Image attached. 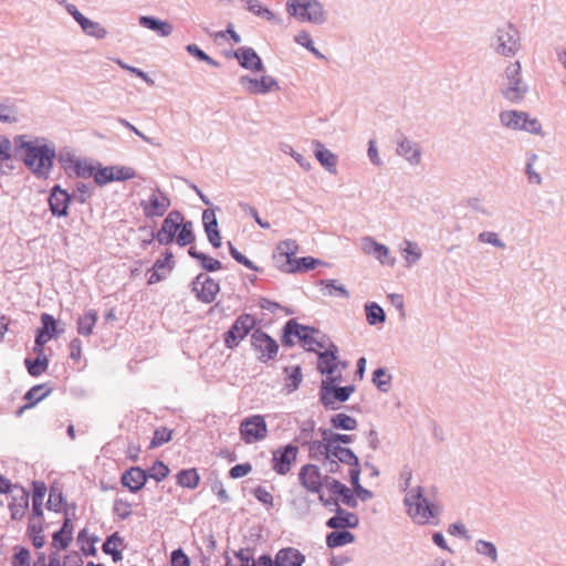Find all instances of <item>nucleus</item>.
<instances>
[{"mask_svg": "<svg viewBox=\"0 0 566 566\" xmlns=\"http://www.w3.org/2000/svg\"><path fill=\"white\" fill-rule=\"evenodd\" d=\"M51 389L46 388L45 385L33 386L24 396V399L29 401V406L32 407L36 402L43 400Z\"/></svg>", "mask_w": 566, "mask_h": 566, "instance_id": "5fc2aeb1", "label": "nucleus"}, {"mask_svg": "<svg viewBox=\"0 0 566 566\" xmlns=\"http://www.w3.org/2000/svg\"><path fill=\"white\" fill-rule=\"evenodd\" d=\"M97 321V314L94 310L86 311L82 316L77 319V332L83 336H87L92 334L93 327L95 326Z\"/></svg>", "mask_w": 566, "mask_h": 566, "instance_id": "37998d69", "label": "nucleus"}, {"mask_svg": "<svg viewBox=\"0 0 566 566\" xmlns=\"http://www.w3.org/2000/svg\"><path fill=\"white\" fill-rule=\"evenodd\" d=\"M329 422L334 429L338 430L352 431L357 428V420L342 412L332 416Z\"/></svg>", "mask_w": 566, "mask_h": 566, "instance_id": "de8ad7c7", "label": "nucleus"}, {"mask_svg": "<svg viewBox=\"0 0 566 566\" xmlns=\"http://www.w3.org/2000/svg\"><path fill=\"white\" fill-rule=\"evenodd\" d=\"M147 482L146 470L140 467H130L120 476V483L132 493L140 491Z\"/></svg>", "mask_w": 566, "mask_h": 566, "instance_id": "4be33fe9", "label": "nucleus"}, {"mask_svg": "<svg viewBox=\"0 0 566 566\" xmlns=\"http://www.w3.org/2000/svg\"><path fill=\"white\" fill-rule=\"evenodd\" d=\"M478 242L480 244L491 245L497 250H506L507 245L501 238L500 233L491 230L481 231L478 234Z\"/></svg>", "mask_w": 566, "mask_h": 566, "instance_id": "a19ab883", "label": "nucleus"}, {"mask_svg": "<svg viewBox=\"0 0 566 566\" xmlns=\"http://www.w3.org/2000/svg\"><path fill=\"white\" fill-rule=\"evenodd\" d=\"M169 473L170 469L160 460H156L153 465L146 470L147 480L154 479L157 482L165 480Z\"/></svg>", "mask_w": 566, "mask_h": 566, "instance_id": "864d4df0", "label": "nucleus"}, {"mask_svg": "<svg viewBox=\"0 0 566 566\" xmlns=\"http://www.w3.org/2000/svg\"><path fill=\"white\" fill-rule=\"evenodd\" d=\"M403 503L407 506L408 515L417 524L424 525L430 518L437 517L441 513V509L428 501L423 495V488L417 486L411 489L405 496Z\"/></svg>", "mask_w": 566, "mask_h": 566, "instance_id": "39448f33", "label": "nucleus"}, {"mask_svg": "<svg viewBox=\"0 0 566 566\" xmlns=\"http://www.w3.org/2000/svg\"><path fill=\"white\" fill-rule=\"evenodd\" d=\"M297 252L298 244L295 240L286 239L279 242L272 256L275 268L287 273L292 269L293 261H296Z\"/></svg>", "mask_w": 566, "mask_h": 566, "instance_id": "dca6fc26", "label": "nucleus"}, {"mask_svg": "<svg viewBox=\"0 0 566 566\" xmlns=\"http://www.w3.org/2000/svg\"><path fill=\"white\" fill-rule=\"evenodd\" d=\"M396 154L410 167H418L422 163L423 151L420 143L401 136L397 140Z\"/></svg>", "mask_w": 566, "mask_h": 566, "instance_id": "f3484780", "label": "nucleus"}, {"mask_svg": "<svg viewBox=\"0 0 566 566\" xmlns=\"http://www.w3.org/2000/svg\"><path fill=\"white\" fill-rule=\"evenodd\" d=\"M195 240L193 223L191 221H182L177 234L176 241L178 245L186 247Z\"/></svg>", "mask_w": 566, "mask_h": 566, "instance_id": "603ef678", "label": "nucleus"}, {"mask_svg": "<svg viewBox=\"0 0 566 566\" xmlns=\"http://www.w3.org/2000/svg\"><path fill=\"white\" fill-rule=\"evenodd\" d=\"M298 448L292 443L279 448L273 452L272 469L280 475L290 472L292 463L296 461Z\"/></svg>", "mask_w": 566, "mask_h": 566, "instance_id": "6ab92c4d", "label": "nucleus"}, {"mask_svg": "<svg viewBox=\"0 0 566 566\" xmlns=\"http://www.w3.org/2000/svg\"><path fill=\"white\" fill-rule=\"evenodd\" d=\"M281 150L284 154L290 155L304 170L308 171L312 169V165L308 161V159L305 158L302 154L294 150V148L291 145H282Z\"/></svg>", "mask_w": 566, "mask_h": 566, "instance_id": "680f3d73", "label": "nucleus"}, {"mask_svg": "<svg viewBox=\"0 0 566 566\" xmlns=\"http://www.w3.org/2000/svg\"><path fill=\"white\" fill-rule=\"evenodd\" d=\"M170 564L171 566H190V558L182 548H177L171 552Z\"/></svg>", "mask_w": 566, "mask_h": 566, "instance_id": "69168bd1", "label": "nucleus"}, {"mask_svg": "<svg viewBox=\"0 0 566 566\" xmlns=\"http://www.w3.org/2000/svg\"><path fill=\"white\" fill-rule=\"evenodd\" d=\"M284 373L286 374L285 379V388L287 392H293L298 389L302 380L303 374L300 365L296 366H287L284 368Z\"/></svg>", "mask_w": 566, "mask_h": 566, "instance_id": "ea45409f", "label": "nucleus"}, {"mask_svg": "<svg viewBox=\"0 0 566 566\" xmlns=\"http://www.w3.org/2000/svg\"><path fill=\"white\" fill-rule=\"evenodd\" d=\"M295 42L301 46H304L310 52H312L316 57L324 59L325 56L314 46V42L312 40L311 34L307 31H301L295 36Z\"/></svg>", "mask_w": 566, "mask_h": 566, "instance_id": "bf43d9fd", "label": "nucleus"}, {"mask_svg": "<svg viewBox=\"0 0 566 566\" xmlns=\"http://www.w3.org/2000/svg\"><path fill=\"white\" fill-rule=\"evenodd\" d=\"M538 159V155L534 153L528 154L526 157L525 175L527 177L528 184L534 186H539L543 181V178L536 168Z\"/></svg>", "mask_w": 566, "mask_h": 566, "instance_id": "4c0bfd02", "label": "nucleus"}, {"mask_svg": "<svg viewBox=\"0 0 566 566\" xmlns=\"http://www.w3.org/2000/svg\"><path fill=\"white\" fill-rule=\"evenodd\" d=\"M15 153H22L25 166L39 176H46L52 167L55 150L39 140H25V136L14 138Z\"/></svg>", "mask_w": 566, "mask_h": 566, "instance_id": "f257e3e1", "label": "nucleus"}, {"mask_svg": "<svg viewBox=\"0 0 566 566\" xmlns=\"http://www.w3.org/2000/svg\"><path fill=\"white\" fill-rule=\"evenodd\" d=\"M331 454L340 463L348 464L350 469H359L360 462L354 451L347 447L334 446L332 447Z\"/></svg>", "mask_w": 566, "mask_h": 566, "instance_id": "2f4dec72", "label": "nucleus"}, {"mask_svg": "<svg viewBox=\"0 0 566 566\" xmlns=\"http://www.w3.org/2000/svg\"><path fill=\"white\" fill-rule=\"evenodd\" d=\"M317 356V370L322 375H333L340 364L338 360V347L335 344L329 345V347L323 352H318Z\"/></svg>", "mask_w": 566, "mask_h": 566, "instance_id": "b1692460", "label": "nucleus"}, {"mask_svg": "<svg viewBox=\"0 0 566 566\" xmlns=\"http://www.w3.org/2000/svg\"><path fill=\"white\" fill-rule=\"evenodd\" d=\"M191 291L199 301L203 303H211L219 293L220 285H192Z\"/></svg>", "mask_w": 566, "mask_h": 566, "instance_id": "a18cd8bd", "label": "nucleus"}, {"mask_svg": "<svg viewBox=\"0 0 566 566\" xmlns=\"http://www.w3.org/2000/svg\"><path fill=\"white\" fill-rule=\"evenodd\" d=\"M170 205L171 201L168 195L158 187L149 188L139 201L143 214L147 219L164 217Z\"/></svg>", "mask_w": 566, "mask_h": 566, "instance_id": "1a4fd4ad", "label": "nucleus"}, {"mask_svg": "<svg viewBox=\"0 0 566 566\" xmlns=\"http://www.w3.org/2000/svg\"><path fill=\"white\" fill-rule=\"evenodd\" d=\"M234 56L239 61L240 65L245 70L253 72H262L264 70V64L261 57L252 48H239L234 52Z\"/></svg>", "mask_w": 566, "mask_h": 566, "instance_id": "a878e982", "label": "nucleus"}, {"mask_svg": "<svg viewBox=\"0 0 566 566\" xmlns=\"http://www.w3.org/2000/svg\"><path fill=\"white\" fill-rule=\"evenodd\" d=\"M319 266L326 268L327 263L312 256L296 258V261H293L291 265L292 269H290L287 273H305Z\"/></svg>", "mask_w": 566, "mask_h": 566, "instance_id": "f704fd0d", "label": "nucleus"}, {"mask_svg": "<svg viewBox=\"0 0 566 566\" xmlns=\"http://www.w3.org/2000/svg\"><path fill=\"white\" fill-rule=\"evenodd\" d=\"M475 551L480 555L488 556L493 563L497 562V549L493 543L478 539L475 542Z\"/></svg>", "mask_w": 566, "mask_h": 566, "instance_id": "6e6d98bb", "label": "nucleus"}, {"mask_svg": "<svg viewBox=\"0 0 566 566\" xmlns=\"http://www.w3.org/2000/svg\"><path fill=\"white\" fill-rule=\"evenodd\" d=\"M500 92L512 104L522 103L528 94L530 85L523 77V69L518 60L506 63L502 73Z\"/></svg>", "mask_w": 566, "mask_h": 566, "instance_id": "7ed1b4c3", "label": "nucleus"}, {"mask_svg": "<svg viewBox=\"0 0 566 566\" xmlns=\"http://www.w3.org/2000/svg\"><path fill=\"white\" fill-rule=\"evenodd\" d=\"M82 557L77 553H71L61 560L60 552H52L49 566H82Z\"/></svg>", "mask_w": 566, "mask_h": 566, "instance_id": "79ce46f5", "label": "nucleus"}, {"mask_svg": "<svg viewBox=\"0 0 566 566\" xmlns=\"http://www.w3.org/2000/svg\"><path fill=\"white\" fill-rule=\"evenodd\" d=\"M251 345L255 352L260 353L258 357L259 361L264 364L274 359L279 353V344L276 340L261 328L253 331Z\"/></svg>", "mask_w": 566, "mask_h": 566, "instance_id": "4468645a", "label": "nucleus"}, {"mask_svg": "<svg viewBox=\"0 0 566 566\" xmlns=\"http://www.w3.org/2000/svg\"><path fill=\"white\" fill-rule=\"evenodd\" d=\"M360 473H361L360 468L359 469H349V481L353 486V489H350V490L353 491L356 499H359L360 501L366 502L374 497V493L370 490L365 489L363 486V484H360V482H359Z\"/></svg>", "mask_w": 566, "mask_h": 566, "instance_id": "473e14b6", "label": "nucleus"}, {"mask_svg": "<svg viewBox=\"0 0 566 566\" xmlns=\"http://www.w3.org/2000/svg\"><path fill=\"white\" fill-rule=\"evenodd\" d=\"M400 254L407 268L416 265L422 258V249L419 243L403 239L400 243Z\"/></svg>", "mask_w": 566, "mask_h": 566, "instance_id": "bb28decb", "label": "nucleus"}, {"mask_svg": "<svg viewBox=\"0 0 566 566\" xmlns=\"http://www.w3.org/2000/svg\"><path fill=\"white\" fill-rule=\"evenodd\" d=\"M333 444L331 443L329 437L322 436V440H315L310 443V453L316 459L326 457L331 454Z\"/></svg>", "mask_w": 566, "mask_h": 566, "instance_id": "09e8293b", "label": "nucleus"}, {"mask_svg": "<svg viewBox=\"0 0 566 566\" xmlns=\"http://www.w3.org/2000/svg\"><path fill=\"white\" fill-rule=\"evenodd\" d=\"M313 153L319 165L331 175L337 174L338 157L319 140H313Z\"/></svg>", "mask_w": 566, "mask_h": 566, "instance_id": "5701e85b", "label": "nucleus"}, {"mask_svg": "<svg viewBox=\"0 0 566 566\" xmlns=\"http://www.w3.org/2000/svg\"><path fill=\"white\" fill-rule=\"evenodd\" d=\"M182 221L184 214L180 211H170L164 219L160 229L155 234V239L163 245L172 243Z\"/></svg>", "mask_w": 566, "mask_h": 566, "instance_id": "a211bd4d", "label": "nucleus"}, {"mask_svg": "<svg viewBox=\"0 0 566 566\" xmlns=\"http://www.w3.org/2000/svg\"><path fill=\"white\" fill-rule=\"evenodd\" d=\"M322 436L329 437L331 443L334 446L348 444L354 441L355 436L333 432L329 429H319Z\"/></svg>", "mask_w": 566, "mask_h": 566, "instance_id": "052dcab7", "label": "nucleus"}, {"mask_svg": "<svg viewBox=\"0 0 566 566\" xmlns=\"http://www.w3.org/2000/svg\"><path fill=\"white\" fill-rule=\"evenodd\" d=\"M34 493H33V505L32 511L34 515H42V502L46 492V488L43 483L34 482Z\"/></svg>", "mask_w": 566, "mask_h": 566, "instance_id": "4d7b16f0", "label": "nucleus"}, {"mask_svg": "<svg viewBox=\"0 0 566 566\" xmlns=\"http://www.w3.org/2000/svg\"><path fill=\"white\" fill-rule=\"evenodd\" d=\"M284 331L291 336L296 337L303 344L308 340L307 333H314L315 327L302 325L295 319H290L285 323Z\"/></svg>", "mask_w": 566, "mask_h": 566, "instance_id": "e433bc0d", "label": "nucleus"}, {"mask_svg": "<svg viewBox=\"0 0 566 566\" xmlns=\"http://www.w3.org/2000/svg\"><path fill=\"white\" fill-rule=\"evenodd\" d=\"M298 480L302 486L312 493H319L323 486H325V476H322L319 468L315 464L302 467Z\"/></svg>", "mask_w": 566, "mask_h": 566, "instance_id": "aec40b11", "label": "nucleus"}, {"mask_svg": "<svg viewBox=\"0 0 566 566\" xmlns=\"http://www.w3.org/2000/svg\"><path fill=\"white\" fill-rule=\"evenodd\" d=\"M354 541L355 535L346 528L334 530L326 535V545L329 548L340 547Z\"/></svg>", "mask_w": 566, "mask_h": 566, "instance_id": "72a5a7b5", "label": "nucleus"}, {"mask_svg": "<svg viewBox=\"0 0 566 566\" xmlns=\"http://www.w3.org/2000/svg\"><path fill=\"white\" fill-rule=\"evenodd\" d=\"M172 439V431L166 427H159L155 430L150 441V449L158 448Z\"/></svg>", "mask_w": 566, "mask_h": 566, "instance_id": "13d9d810", "label": "nucleus"}, {"mask_svg": "<svg viewBox=\"0 0 566 566\" xmlns=\"http://www.w3.org/2000/svg\"><path fill=\"white\" fill-rule=\"evenodd\" d=\"M238 564H233L230 557H226V566H302L305 556L294 547H285L280 549L275 559L268 554L261 555L254 559L250 554V549H240L234 553Z\"/></svg>", "mask_w": 566, "mask_h": 566, "instance_id": "f03ea898", "label": "nucleus"}, {"mask_svg": "<svg viewBox=\"0 0 566 566\" xmlns=\"http://www.w3.org/2000/svg\"><path fill=\"white\" fill-rule=\"evenodd\" d=\"M139 24L146 29L157 32L160 36H169L174 27L168 21L157 19L155 17L142 15L139 18Z\"/></svg>", "mask_w": 566, "mask_h": 566, "instance_id": "c756f323", "label": "nucleus"}, {"mask_svg": "<svg viewBox=\"0 0 566 566\" xmlns=\"http://www.w3.org/2000/svg\"><path fill=\"white\" fill-rule=\"evenodd\" d=\"M500 124L514 132H525L527 134L544 137L545 132L542 122L532 117L528 113L516 109L502 111L499 114Z\"/></svg>", "mask_w": 566, "mask_h": 566, "instance_id": "423d86ee", "label": "nucleus"}, {"mask_svg": "<svg viewBox=\"0 0 566 566\" xmlns=\"http://www.w3.org/2000/svg\"><path fill=\"white\" fill-rule=\"evenodd\" d=\"M354 385L337 386L322 381L319 388V401L328 410H336V402H345L349 399L350 395L355 391Z\"/></svg>", "mask_w": 566, "mask_h": 566, "instance_id": "ddd939ff", "label": "nucleus"}, {"mask_svg": "<svg viewBox=\"0 0 566 566\" xmlns=\"http://www.w3.org/2000/svg\"><path fill=\"white\" fill-rule=\"evenodd\" d=\"M241 439L245 443H254L268 436V424L261 415H254L242 420L240 423Z\"/></svg>", "mask_w": 566, "mask_h": 566, "instance_id": "2eb2a0df", "label": "nucleus"}, {"mask_svg": "<svg viewBox=\"0 0 566 566\" xmlns=\"http://www.w3.org/2000/svg\"><path fill=\"white\" fill-rule=\"evenodd\" d=\"M255 323V318L250 314L244 313L238 316L232 326L223 335L226 347L229 349L238 347L240 342L254 329Z\"/></svg>", "mask_w": 566, "mask_h": 566, "instance_id": "9b49d317", "label": "nucleus"}, {"mask_svg": "<svg viewBox=\"0 0 566 566\" xmlns=\"http://www.w3.org/2000/svg\"><path fill=\"white\" fill-rule=\"evenodd\" d=\"M359 251L363 255L375 260L382 266H395L397 259L392 254L390 248L373 235H364L359 239Z\"/></svg>", "mask_w": 566, "mask_h": 566, "instance_id": "9d476101", "label": "nucleus"}, {"mask_svg": "<svg viewBox=\"0 0 566 566\" xmlns=\"http://www.w3.org/2000/svg\"><path fill=\"white\" fill-rule=\"evenodd\" d=\"M490 48L499 56H515L522 49L520 31L511 22L499 24L490 38Z\"/></svg>", "mask_w": 566, "mask_h": 566, "instance_id": "20e7f679", "label": "nucleus"}, {"mask_svg": "<svg viewBox=\"0 0 566 566\" xmlns=\"http://www.w3.org/2000/svg\"><path fill=\"white\" fill-rule=\"evenodd\" d=\"M205 228V232L207 234V238L209 240V242L214 247V248H219L221 245V235H220V232H219V229H218V223H216V226H210V224H207V226H203Z\"/></svg>", "mask_w": 566, "mask_h": 566, "instance_id": "338daca9", "label": "nucleus"}, {"mask_svg": "<svg viewBox=\"0 0 566 566\" xmlns=\"http://www.w3.org/2000/svg\"><path fill=\"white\" fill-rule=\"evenodd\" d=\"M137 170L128 165H108V184L125 182L137 177Z\"/></svg>", "mask_w": 566, "mask_h": 566, "instance_id": "cd10ccee", "label": "nucleus"}, {"mask_svg": "<svg viewBox=\"0 0 566 566\" xmlns=\"http://www.w3.org/2000/svg\"><path fill=\"white\" fill-rule=\"evenodd\" d=\"M71 531H57L53 534V543L52 546L54 548L53 552H60V549H64L71 542Z\"/></svg>", "mask_w": 566, "mask_h": 566, "instance_id": "e2e57ef3", "label": "nucleus"}, {"mask_svg": "<svg viewBox=\"0 0 566 566\" xmlns=\"http://www.w3.org/2000/svg\"><path fill=\"white\" fill-rule=\"evenodd\" d=\"M24 364L27 366L28 373L33 377H38L46 371L49 359L46 356H36L35 359L25 358Z\"/></svg>", "mask_w": 566, "mask_h": 566, "instance_id": "8fccbe9b", "label": "nucleus"}, {"mask_svg": "<svg viewBox=\"0 0 566 566\" xmlns=\"http://www.w3.org/2000/svg\"><path fill=\"white\" fill-rule=\"evenodd\" d=\"M286 11L301 22L322 24L326 21V11L318 0H287Z\"/></svg>", "mask_w": 566, "mask_h": 566, "instance_id": "6e6552de", "label": "nucleus"}, {"mask_svg": "<svg viewBox=\"0 0 566 566\" xmlns=\"http://www.w3.org/2000/svg\"><path fill=\"white\" fill-rule=\"evenodd\" d=\"M307 335L308 340L302 345L307 352H316V349L313 347L314 345L325 350L329 347V345L334 344L326 334L322 333L317 328H315L314 333H307Z\"/></svg>", "mask_w": 566, "mask_h": 566, "instance_id": "c9c22d12", "label": "nucleus"}, {"mask_svg": "<svg viewBox=\"0 0 566 566\" xmlns=\"http://www.w3.org/2000/svg\"><path fill=\"white\" fill-rule=\"evenodd\" d=\"M365 314L368 324L371 326L382 324L386 321L385 311L375 302L365 304Z\"/></svg>", "mask_w": 566, "mask_h": 566, "instance_id": "c03bdc74", "label": "nucleus"}, {"mask_svg": "<svg viewBox=\"0 0 566 566\" xmlns=\"http://www.w3.org/2000/svg\"><path fill=\"white\" fill-rule=\"evenodd\" d=\"M335 515L326 521V526L332 530L355 528L359 524V518L355 513L348 512L340 506L334 509Z\"/></svg>", "mask_w": 566, "mask_h": 566, "instance_id": "393cba45", "label": "nucleus"}, {"mask_svg": "<svg viewBox=\"0 0 566 566\" xmlns=\"http://www.w3.org/2000/svg\"><path fill=\"white\" fill-rule=\"evenodd\" d=\"M325 488L339 500L344 505L356 509L358 501L353 491L338 480L325 475Z\"/></svg>", "mask_w": 566, "mask_h": 566, "instance_id": "412c9836", "label": "nucleus"}, {"mask_svg": "<svg viewBox=\"0 0 566 566\" xmlns=\"http://www.w3.org/2000/svg\"><path fill=\"white\" fill-rule=\"evenodd\" d=\"M391 375L387 373L385 367H378L373 373V384L381 392H388L391 387Z\"/></svg>", "mask_w": 566, "mask_h": 566, "instance_id": "49530a36", "label": "nucleus"}, {"mask_svg": "<svg viewBox=\"0 0 566 566\" xmlns=\"http://www.w3.org/2000/svg\"><path fill=\"white\" fill-rule=\"evenodd\" d=\"M70 202V196L66 191L54 188L49 198L50 209L55 216H65Z\"/></svg>", "mask_w": 566, "mask_h": 566, "instance_id": "c85d7f7f", "label": "nucleus"}, {"mask_svg": "<svg viewBox=\"0 0 566 566\" xmlns=\"http://www.w3.org/2000/svg\"><path fill=\"white\" fill-rule=\"evenodd\" d=\"M113 512L122 520L132 514L130 504L123 500H116L113 505Z\"/></svg>", "mask_w": 566, "mask_h": 566, "instance_id": "774afa93", "label": "nucleus"}, {"mask_svg": "<svg viewBox=\"0 0 566 566\" xmlns=\"http://www.w3.org/2000/svg\"><path fill=\"white\" fill-rule=\"evenodd\" d=\"M186 50L190 55L197 57L198 60L203 61L207 64L214 67L219 66V63L212 57H210L208 54H206L197 44H188L186 46Z\"/></svg>", "mask_w": 566, "mask_h": 566, "instance_id": "0e129e2a", "label": "nucleus"}, {"mask_svg": "<svg viewBox=\"0 0 566 566\" xmlns=\"http://www.w3.org/2000/svg\"><path fill=\"white\" fill-rule=\"evenodd\" d=\"M62 166L66 174L71 177L94 178V181L102 186L106 184V168L101 165H94L88 159H82L75 156H66L61 158Z\"/></svg>", "mask_w": 566, "mask_h": 566, "instance_id": "0eeeda50", "label": "nucleus"}, {"mask_svg": "<svg viewBox=\"0 0 566 566\" xmlns=\"http://www.w3.org/2000/svg\"><path fill=\"white\" fill-rule=\"evenodd\" d=\"M177 484L182 488L196 489L200 482V475L197 469H182L177 475Z\"/></svg>", "mask_w": 566, "mask_h": 566, "instance_id": "58836bf2", "label": "nucleus"}, {"mask_svg": "<svg viewBox=\"0 0 566 566\" xmlns=\"http://www.w3.org/2000/svg\"><path fill=\"white\" fill-rule=\"evenodd\" d=\"M245 9L252 14L264 19L269 22L281 23L279 19L268 7H264L259 0H242Z\"/></svg>", "mask_w": 566, "mask_h": 566, "instance_id": "7c9ffc66", "label": "nucleus"}, {"mask_svg": "<svg viewBox=\"0 0 566 566\" xmlns=\"http://www.w3.org/2000/svg\"><path fill=\"white\" fill-rule=\"evenodd\" d=\"M239 84L242 90L251 95H268L280 91L277 80L271 75L251 76L242 75L239 77Z\"/></svg>", "mask_w": 566, "mask_h": 566, "instance_id": "f8f14e48", "label": "nucleus"}, {"mask_svg": "<svg viewBox=\"0 0 566 566\" xmlns=\"http://www.w3.org/2000/svg\"><path fill=\"white\" fill-rule=\"evenodd\" d=\"M97 542H99V539L96 536L90 535L86 530L81 531L77 536V543L81 546V551L86 556L95 555V543Z\"/></svg>", "mask_w": 566, "mask_h": 566, "instance_id": "3c124183", "label": "nucleus"}]
</instances>
